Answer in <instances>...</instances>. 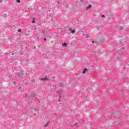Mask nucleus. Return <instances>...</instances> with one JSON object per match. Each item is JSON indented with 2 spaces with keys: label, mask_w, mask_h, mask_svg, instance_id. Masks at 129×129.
Instances as JSON below:
<instances>
[{
  "label": "nucleus",
  "mask_w": 129,
  "mask_h": 129,
  "mask_svg": "<svg viewBox=\"0 0 129 129\" xmlns=\"http://www.w3.org/2000/svg\"><path fill=\"white\" fill-rule=\"evenodd\" d=\"M39 80H41L42 81H46V80H48V78H47V77H45L44 78H41L39 79Z\"/></svg>",
  "instance_id": "obj_1"
},
{
  "label": "nucleus",
  "mask_w": 129,
  "mask_h": 129,
  "mask_svg": "<svg viewBox=\"0 0 129 129\" xmlns=\"http://www.w3.org/2000/svg\"><path fill=\"white\" fill-rule=\"evenodd\" d=\"M23 75H24V72L21 71L20 73L18 74V76L19 77H22Z\"/></svg>",
  "instance_id": "obj_2"
},
{
  "label": "nucleus",
  "mask_w": 129,
  "mask_h": 129,
  "mask_svg": "<svg viewBox=\"0 0 129 129\" xmlns=\"http://www.w3.org/2000/svg\"><path fill=\"white\" fill-rule=\"evenodd\" d=\"M120 52H121L122 53H123V52H124V51H126V49L125 48H123L122 47L120 49Z\"/></svg>",
  "instance_id": "obj_3"
},
{
  "label": "nucleus",
  "mask_w": 129,
  "mask_h": 129,
  "mask_svg": "<svg viewBox=\"0 0 129 129\" xmlns=\"http://www.w3.org/2000/svg\"><path fill=\"white\" fill-rule=\"evenodd\" d=\"M91 7H92V6L90 4L87 8H86V10L87 11H88V10H89V9H91Z\"/></svg>",
  "instance_id": "obj_4"
},
{
  "label": "nucleus",
  "mask_w": 129,
  "mask_h": 129,
  "mask_svg": "<svg viewBox=\"0 0 129 129\" xmlns=\"http://www.w3.org/2000/svg\"><path fill=\"white\" fill-rule=\"evenodd\" d=\"M62 47H67V43L64 42L62 44Z\"/></svg>",
  "instance_id": "obj_5"
},
{
  "label": "nucleus",
  "mask_w": 129,
  "mask_h": 129,
  "mask_svg": "<svg viewBox=\"0 0 129 129\" xmlns=\"http://www.w3.org/2000/svg\"><path fill=\"white\" fill-rule=\"evenodd\" d=\"M87 72V69H85L83 71V74H85Z\"/></svg>",
  "instance_id": "obj_6"
},
{
  "label": "nucleus",
  "mask_w": 129,
  "mask_h": 129,
  "mask_svg": "<svg viewBox=\"0 0 129 129\" xmlns=\"http://www.w3.org/2000/svg\"><path fill=\"white\" fill-rule=\"evenodd\" d=\"M35 96H36V94L33 93L31 94V97H32V98L35 97Z\"/></svg>",
  "instance_id": "obj_7"
},
{
  "label": "nucleus",
  "mask_w": 129,
  "mask_h": 129,
  "mask_svg": "<svg viewBox=\"0 0 129 129\" xmlns=\"http://www.w3.org/2000/svg\"><path fill=\"white\" fill-rule=\"evenodd\" d=\"M48 125H49V122H48L47 123H46L44 125L45 127H47V126H48Z\"/></svg>",
  "instance_id": "obj_8"
},
{
  "label": "nucleus",
  "mask_w": 129,
  "mask_h": 129,
  "mask_svg": "<svg viewBox=\"0 0 129 129\" xmlns=\"http://www.w3.org/2000/svg\"><path fill=\"white\" fill-rule=\"evenodd\" d=\"M59 86L60 87H62V86H63V83H60L59 84Z\"/></svg>",
  "instance_id": "obj_9"
},
{
  "label": "nucleus",
  "mask_w": 129,
  "mask_h": 129,
  "mask_svg": "<svg viewBox=\"0 0 129 129\" xmlns=\"http://www.w3.org/2000/svg\"><path fill=\"white\" fill-rule=\"evenodd\" d=\"M45 32H46V30H42V34H43L44 35H45Z\"/></svg>",
  "instance_id": "obj_10"
},
{
  "label": "nucleus",
  "mask_w": 129,
  "mask_h": 129,
  "mask_svg": "<svg viewBox=\"0 0 129 129\" xmlns=\"http://www.w3.org/2000/svg\"><path fill=\"white\" fill-rule=\"evenodd\" d=\"M72 34H75V30H72Z\"/></svg>",
  "instance_id": "obj_11"
},
{
  "label": "nucleus",
  "mask_w": 129,
  "mask_h": 129,
  "mask_svg": "<svg viewBox=\"0 0 129 129\" xmlns=\"http://www.w3.org/2000/svg\"><path fill=\"white\" fill-rule=\"evenodd\" d=\"M16 2H17V3H21V1L20 0H16Z\"/></svg>",
  "instance_id": "obj_12"
},
{
  "label": "nucleus",
  "mask_w": 129,
  "mask_h": 129,
  "mask_svg": "<svg viewBox=\"0 0 129 129\" xmlns=\"http://www.w3.org/2000/svg\"><path fill=\"white\" fill-rule=\"evenodd\" d=\"M89 35H86V38H89Z\"/></svg>",
  "instance_id": "obj_13"
},
{
  "label": "nucleus",
  "mask_w": 129,
  "mask_h": 129,
  "mask_svg": "<svg viewBox=\"0 0 129 129\" xmlns=\"http://www.w3.org/2000/svg\"><path fill=\"white\" fill-rule=\"evenodd\" d=\"M105 16H104V15L102 16V18H105Z\"/></svg>",
  "instance_id": "obj_14"
},
{
  "label": "nucleus",
  "mask_w": 129,
  "mask_h": 129,
  "mask_svg": "<svg viewBox=\"0 0 129 129\" xmlns=\"http://www.w3.org/2000/svg\"><path fill=\"white\" fill-rule=\"evenodd\" d=\"M4 17H6V18H7V14H4Z\"/></svg>",
  "instance_id": "obj_15"
},
{
  "label": "nucleus",
  "mask_w": 129,
  "mask_h": 129,
  "mask_svg": "<svg viewBox=\"0 0 129 129\" xmlns=\"http://www.w3.org/2000/svg\"><path fill=\"white\" fill-rule=\"evenodd\" d=\"M50 89H51V90H53V89H54V88H53V87L51 88Z\"/></svg>",
  "instance_id": "obj_16"
},
{
  "label": "nucleus",
  "mask_w": 129,
  "mask_h": 129,
  "mask_svg": "<svg viewBox=\"0 0 129 129\" xmlns=\"http://www.w3.org/2000/svg\"><path fill=\"white\" fill-rule=\"evenodd\" d=\"M21 29H19V30H18V32H21Z\"/></svg>",
  "instance_id": "obj_17"
},
{
  "label": "nucleus",
  "mask_w": 129,
  "mask_h": 129,
  "mask_svg": "<svg viewBox=\"0 0 129 129\" xmlns=\"http://www.w3.org/2000/svg\"><path fill=\"white\" fill-rule=\"evenodd\" d=\"M0 3H3V0H0Z\"/></svg>",
  "instance_id": "obj_18"
},
{
  "label": "nucleus",
  "mask_w": 129,
  "mask_h": 129,
  "mask_svg": "<svg viewBox=\"0 0 129 129\" xmlns=\"http://www.w3.org/2000/svg\"><path fill=\"white\" fill-rule=\"evenodd\" d=\"M46 38H44V41H46Z\"/></svg>",
  "instance_id": "obj_19"
},
{
  "label": "nucleus",
  "mask_w": 129,
  "mask_h": 129,
  "mask_svg": "<svg viewBox=\"0 0 129 129\" xmlns=\"http://www.w3.org/2000/svg\"><path fill=\"white\" fill-rule=\"evenodd\" d=\"M32 23H35V21H32Z\"/></svg>",
  "instance_id": "obj_20"
},
{
  "label": "nucleus",
  "mask_w": 129,
  "mask_h": 129,
  "mask_svg": "<svg viewBox=\"0 0 129 129\" xmlns=\"http://www.w3.org/2000/svg\"><path fill=\"white\" fill-rule=\"evenodd\" d=\"M92 44H94V41L92 42Z\"/></svg>",
  "instance_id": "obj_21"
},
{
  "label": "nucleus",
  "mask_w": 129,
  "mask_h": 129,
  "mask_svg": "<svg viewBox=\"0 0 129 129\" xmlns=\"http://www.w3.org/2000/svg\"><path fill=\"white\" fill-rule=\"evenodd\" d=\"M121 29L123 30V28L121 27Z\"/></svg>",
  "instance_id": "obj_22"
},
{
  "label": "nucleus",
  "mask_w": 129,
  "mask_h": 129,
  "mask_svg": "<svg viewBox=\"0 0 129 129\" xmlns=\"http://www.w3.org/2000/svg\"><path fill=\"white\" fill-rule=\"evenodd\" d=\"M37 39H39V37H37Z\"/></svg>",
  "instance_id": "obj_23"
},
{
  "label": "nucleus",
  "mask_w": 129,
  "mask_h": 129,
  "mask_svg": "<svg viewBox=\"0 0 129 129\" xmlns=\"http://www.w3.org/2000/svg\"><path fill=\"white\" fill-rule=\"evenodd\" d=\"M14 83L15 84V83H16V82H14Z\"/></svg>",
  "instance_id": "obj_24"
},
{
  "label": "nucleus",
  "mask_w": 129,
  "mask_h": 129,
  "mask_svg": "<svg viewBox=\"0 0 129 129\" xmlns=\"http://www.w3.org/2000/svg\"><path fill=\"white\" fill-rule=\"evenodd\" d=\"M59 98H61V96H59Z\"/></svg>",
  "instance_id": "obj_25"
},
{
  "label": "nucleus",
  "mask_w": 129,
  "mask_h": 129,
  "mask_svg": "<svg viewBox=\"0 0 129 129\" xmlns=\"http://www.w3.org/2000/svg\"><path fill=\"white\" fill-rule=\"evenodd\" d=\"M58 101H60V99H58Z\"/></svg>",
  "instance_id": "obj_26"
},
{
  "label": "nucleus",
  "mask_w": 129,
  "mask_h": 129,
  "mask_svg": "<svg viewBox=\"0 0 129 129\" xmlns=\"http://www.w3.org/2000/svg\"><path fill=\"white\" fill-rule=\"evenodd\" d=\"M19 89H21V87L19 88Z\"/></svg>",
  "instance_id": "obj_27"
},
{
  "label": "nucleus",
  "mask_w": 129,
  "mask_h": 129,
  "mask_svg": "<svg viewBox=\"0 0 129 129\" xmlns=\"http://www.w3.org/2000/svg\"><path fill=\"white\" fill-rule=\"evenodd\" d=\"M81 1V2H82V0H80Z\"/></svg>",
  "instance_id": "obj_28"
}]
</instances>
